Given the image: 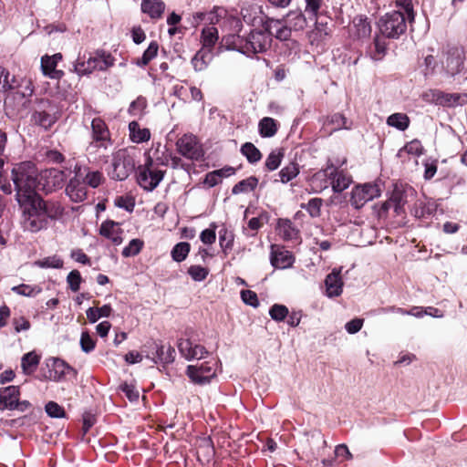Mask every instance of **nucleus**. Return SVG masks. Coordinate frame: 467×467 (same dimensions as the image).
Segmentation results:
<instances>
[{"label": "nucleus", "instance_id": "obj_6", "mask_svg": "<svg viewBox=\"0 0 467 467\" xmlns=\"http://www.w3.org/2000/svg\"><path fill=\"white\" fill-rule=\"evenodd\" d=\"M45 365L47 368V373H45L40 379L61 382L67 379V376L73 379L78 377V370L59 358L50 357L46 359Z\"/></svg>", "mask_w": 467, "mask_h": 467}, {"label": "nucleus", "instance_id": "obj_40", "mask_svg": "<svg viewBox=\"0 0 467 467\" xmlns=\"http://www.w3.org/2000/svg\"><path fill=\"white\" fill-rule=\"evenodd\" d=\"M241 15L243 16L244 21L247 25H251L253 26H261L263 27V24L265 23V18L267 17V16L264 17L263 16H256L255 8L242 9Z\"/></svg>", "mask_w": 467, "mask_h": 467}, {"label": "nucleus", "instance_id": "obj_16", "mask_svg": "<svg viewBox=\"0 0 467 467\" xmlns=\"http://www.w3.org/2000/svg\"><path fill=\"white\" fill-rule=\"evenodd\" d=\"M325 285L328 297H337L342 294L343 281L340 268H334L332 272L327 275Z\"/></svg>", "mask_w": 467, "mask_h": 467}, {"label": "nucleus", "instance_id": "obj_25", "mask_svg": "<svg viewBox=\"0 0 467 467\" xmlns=\"http://www.w3.org/2000/svg\"><path fill=\"white\" fill-rule=\"evenodd\" d=\"M41 357L36 351H30L23 355L21 368L25 375H32L37 368Z\"/></svg>", "mask_w": 467, "mask_h": 467}, {"label": "nucleus", "instance_id": "obj_24", "mask_svg": "<svg viewBox=\"0 0 467 467\" xmlns=\"http://www.w3.org/2000/svg\"><path fill=\"white\" fill-rule=\"evenodd\" d=\"M114 62L113 56L103 49H98L91 57V63H95L94 67L100 71L107 70L114 65Z\"/></svg>", "mask_w": 467, "mask_h": 467}, {"label": "nucleus", "instance_id": "obj_50", "mask_svg": "<svg viewBox=\"0 0 467 467\" xmlns=\"http://www.w3.org/2000/svg\"><path fill=\"white\" fill-rule=\"evenodd\" d=\"M45 410L49 417L55 419H61L66 415L64 408L55 401H48L45 406Z\"/></svg>", "mask_w": 467, "mask_h": 467}, {"label": "nucleus", "instance_id": "obj_39", "mask_svg": "<svg viewBox=\"0 0 467 467\" xmlns=\"http://www.w3.org/2000/svg\"><path fill=\"white\" fill-rule=\"evenodd\" d=\"M354 27L356 28L355 34L358 38L368 37L371 33L370 23L367 17H356L353 21Z\"/></svg>", "mask_w": 467, "mask_h": 467}, {"label": "nucleus", "instance_id": "obj_2", "mask_svg": "<svg viewBox=\"0 0 467 467\" xmlns=\"http://www.w3.org/2000/svg\"><path fill=\"white\" fill-rule=\"evenodd\" d=\"M11 179L17 202L31 200L37 193L36 190V169L32 161H22L14 164L11 171Z\"/></svg>", "mask_w": 467, "mask_h": 467}, {"label": "nucleus", "instance_id": "obj_1", "mask_svg": "<svg viewBox=\"0 0 467 467\" xmlns=\"http://www.w3.org/2000/svg\"><path fill=\"white\" fill-rule=\"evenodd\" d=\"M280 25L279 19L266 17L261 29H254L244 37L236 34L223 36L221 40V47L227 50L237 51L248 57L266 52L272 43L274 35L273 27Z\"/></svg>", "mask_w": 467, "mask_h": 467}, {"label": "nucleus", "instance_id": "obj_10", "mask_svg": "<svg viewBox=\"0 0 467 467\" xmlns=\"http://www.w3.org/2000/svg\"><path fill=\"white\" fill-rule=\"evenodd\" d=\"M32 200H34L38 212L43 217H46L47 221L48 219L57 221L64 215L65 209L58 201H45L38 193H36Z\"/></svg>", "mask_w": 467, "mask_h": 467}, {"label": "nucleus", "instance_id": "obj_19", "mask_svg": "<svg viewBox=\"0 0 467 467\" xmlns=\"http://www.w3.org/2000/svg\"><path fill=\"white\" fill-rule=\"evenodd\" d=\"M118 223L112 220L104 221L99 227V234L109 239L114 245H119L123 239L121 229L118 228Z\"/></svg>", "mask_w": 467, "mask_h": 467}, {"label": "nucleus", "instance_id": "obj_63", "mask_svg": "<svg viewBox=\"0 0 467 467\" xmlns=\"http://www.w3.org/2000/svg\"><path fill=\"white\" fill-rule=\"evenodd\" d=\"M287 20H295L294 26L296 29H303L306 25V18L300 11H290L287 14Z\"/></svg>", "mask_w": 467, "mask_h": 467}, {"label": "nucleus", "instance_id": "obj_47", "mask_svg": "<svg viewBox=\"0 0 467 467\" xmlns=\"http://www.w3.org/2000/svg\"><path fill=\"white\" fill-rule=\"evenodd\" d=\"M35 265L40 268L60 269L63 267V260L57 255H53L38 260L35 263Z\"/></svg>", "mask_w": 467, "mask_h": 467}, {"label": "nucleus", "instance_id": "obj_31", "mask_svg": "<svg viewBox=\"0 0 467 467\" xmlns=\"http://www.w3.org/2000/svg\"><path fill=\"white\" fill-rule=\"evenodd\" d=\"M329 177L332 179V190L334 192H342L346 190L350 183V179L346 177L342 172L333 169L329 172Z\"/></svg>", "mask_w": 467, "mask_h": 467}, {"label": "nucleus", "instance_id": "obj_43", "mask_svg": "<svg viewBox=\"0 0 467 467\" xmlns=\"http://www.w3.org/2000/svg\"><path fill=\"white\" fill-rule=\"evenodd\" d=\"M186 375L194 384L204 386L209 384L208 378L200 372L197 366L189 365L186 368Z\"/></svg>", "mask_w": 467, "mask_h": 467}, {"label": "nucleus", "instance_id": "obj_46", "mask_svg": "<svg viewBox=\"0 0 467 467\" xmlns=\"http://www.w3.org/2000/svg\"><path fill=\"white\" fill-rule=\"evenodd\" d=\"M143 241L138 238L130 241L129 244L122 250L124 257H131L137 255L143 247Z\"/></svg>", "mask_w": 467, "mask_h": 467}, {"label": "nucleus", "instance_id": "obj_11", "mask_svg": "<svg viewBox=\"0 0 467 467\" xmlns=\"http://www.w3.org/2000/svg\"><path fill=\"white\" fill-rule=\"evenodd\" d=\"M176 147L181 155L190 160L199 161L203 156L196 137L192 134H184L176 142Z\"/></svg>", "mask_w": 467, "mask_h": 467}, {"label": "nucleus", "instance_id": "obj_37", "mask_svg": "<svg viewBox=\"0 0 467 467\" xmlns=\"http://www.w3.org/2000/svg\"><path fill=\"white\" fill-rule=\"evenodd\" d=\"M300 172L298 163L291 161L279 171L280 181L282 183H287L295 179Z\"/></svg>", "mask_w": 467, "mask_h": 467}, {"label": "nucleus", "instance_id": "obj_52", "mask_svg": "<svg viewBox=\"0 0 467 467\" xmlns=\"http://www.w3.org/2000/svg\"><path fill=\"white\" fill-rule=\"evenodd\" d=\"M216 228L217 224L216 223H211L209 225V228L204 229L202 231L200 234L201 241L205 244H212L216 240Z\"/></svg>", "mask_w": 467, "mask_h": 467}, {"label": "nucleus", "instance_id": "obj_22", "mask_svg": "<svg viewBox=\"0 0 467 467\" xmlns=\"http://www.w3.org/2000/svg\"><path fill=\"white\" fill-rule=\"evenodd\" d=\"M140 8L151 19H159L165 11V4L162 0H141Z\"/></svg>", "mask_w": 467, "mask_h": 467}, {"label": "nucleus", "instance_id": "obj_20", "mask_svg": "<svg viewBox=\"0 0 467 467\" xmlns=\"http://www.w3.org/2000/svg\"><path fill=\"white\" fill-rule=\"evenodd\" d=\"M276 231L284 241H297L299 231L289 219H278Z\"/></svg>", "mask_w": 467, "mask_h": 467}, {"label": "nucleus", "instance_id": "obj_56", "mask_svg": "<svg viewBox=\"0 0 467 467\" xmlns=\"http://www.w3.org/2000/svg\"><path fill=\"white\" fill-rule=\"evenodd\" d=\"M14 292H16L18 295L25 296H35L37 294L41 292V288L38 286H31L29 285H19L16 286H14L12 289Z\"/></svg>", "mask_w": 467, "mask_h": 467}, {"label": "nucleus", "instance_id": "obj_57", "mask_svg": "<svg viewBox=\"0 0 467 467\" xmlns=\"http://www.w3.org/2000/svg\"><path fill=\"white\" fill-rule=\"evenodd\" d=\"M103 181V175L100 171H88L84 178L83 182L90 186L91 188L99 187Z\"/></svg>", "mask_w": 467, "mask_h": 467}, {"label": "nucleus", "instance_id": "obj_33", "mask_svg": "<svg viewBox=\"0 0 467 467\" xmlns=\"http://www.w3.org/2000/svg\"><path fill=\"white\" fill-rule=\"evenodd\" d=\"M240 152L251 164H254L262 159L261 151L252 142L244 143L241 146Z\"/></svg>", "mask_w": 467, "mask_h": 467}, {"label": "nucleus", "instance_id": "obj_8", "mask_svg": "<svg viewBox=\"0 0 467 467\" xmlns=\"http://www.w3.org/2000/svg\"><path fill=\"white\" fill-rule=\"evenodd\" d=\"M91 130L93 141L89 144V150L93 148L107 150L112 144L109 130L103 119L100 118L93 119Z\"/></svg>", "mask_w": 467, "mask_h": 467}, {"label": "nucleus", "instance_id": "obj_30", "mask_svg": "<svg viewBox=\"0 0 467 467\" xmlns=\"http://www.w3.org/2000/svg\"><path fill=\"white\" fill-rule=\"evenodd\" d=\"M258 182L259 181L255 176H250L244 180H242L233 187L232 193L237 195L253 192L258 185Z\"/></svg>", "mask_w": 467, "mask_h": 467}, {"label": "nucleus", "instance_id": "obj_41", "mask_svg": "<svg viewBox=\"0 0 467 467\" xmlns=\"http://www.w3.org/2000/svg\"><path fill=\"white\" fill-rule=\"evenodd\" d=\"M91 57L90 56L88 60H85V57L83 59L78 57L77 61L74 64V70L75 72L79 76H85L90 74L93 70L97 69L96 67H94L95 63H91Z\"/></svg>", "mask_w": 467, "mask_h": 467}, {"label": "nucleus", "instance_id": "obj_7", "mask_svg": "<svg viewBox=\"0 0 467 467\" xmlns=\"http://www.w3.org/2000/svg\"><path fill=\"white\" fill-rule=\"evenodd\" d=\"M18 204L23 212L24 230L37 233L47 227L48 221L38 212L34 200L31 199L26 202L19 201Z\"/></svg>", "mask_w": 467, "mask_h": 467}, {"label": "nucleus", "instance_id": "obj_18", "mask_svg": "<svg viewBox=\"0 0 467 467\" xmlns=\"http://www.w3.org/2000/svg\"><path fill=\"white\" fill-rule=\"evenodd\" d=\"M20 396L18 386L11 385L0 388V410H13V405Z\"/></svg>", "mask_w": 467, "mask_h": 467}, {"label": "nucleus", "instance_id": "obj_54", "mask_svg": "<svg viewBox=\"0 0 467 467\" xmlns=\"http://www.w3.org/2000/svg\"><path fill=\"white\" fill-rule=\"evenodd\" d=\"M387 51V47L378 36L374 39V50L370 52V57L379 61L383 58Z\"/></svg>", "mask_w": 467, "mask_h": 467}, {"label": "nucleus", "instance_id": "obj_13", "mask_svg": "<svg viewBox=\"0 0 467 467\" xmlns=\"http://www.w3.org/2000/svg\"><path fill=\"white\" fill-rule=\"evenodd\" d=\"M165 171L153 169H140L137 173L138 184L147 192H152L163 180Z\"/></svg>", "mask_w": 467, "mask_h": 467}, {"label": "nucleus", "instance_id": "obj_26", "mask_svg": "<svg viewBox=\"0 0 467 467\" xmlns=\"http://www.w3.org/2000/svg\"><path fill=\"white\" fill-rule=\"evenodd\" d=\"M18 85L19 88H16L11 94H13L15 99L18 100L24 105L25 102H23L22 100L27 99L33 95L34 87L32 85V82L25 78H20Z\"/></svg>", "mask_w": 467, "mask_h": 467}, {"label": "nucleus", "instance_id": "obj_34", "mask_svg": "<svg viewBox=\"0 0 467 467\" xmlns=\"http://www.w3.org/2000/svg\"><path fill=\"white\" fill-rule=\"evenodd\" d=\"M218 30L214 26H205L202 30L201 38L204 47L212 48L218 40Z\"/></svg>", "mask_w": 467, "mask_h": 467}, {"label": "nucleus", "instance_id": "obj_64", "mask_svg": "<svg viewBox=\"0 0 467 467\" xmlns=\"http://www.w3.org/2000/svg\"><path fill=\"white\" fill-rule=\"evenodd\" d=\"M403 150L409 154L420 156L422 154L423 147L420 140H413L410 141L409 143H407L404 146Z\"/></svg>", "mask_w": 467, "mask_h": 467}, {"label": "nucleus", "instance_id": "obj_14", "mask_svg": "<svg viewBox=\"0 0 467 467\" xmlns=\"http://www.w3.org/2000/svg\"><path fill=\"white\" fill-rule=\"evenodd\" d=\"M41 180L44 182V190L47 192H51L57 189H61L64 186V182L67 180V174L64 171L56 168L46 169L41 173Z\"/></svg>", "mask_w": 467, "mask_h": 467}, {"label": "nucleus", "instance_id": "obj_5", "mask_svg": "<svg viewBox=\"0 0 467 467\" xmlns=\"http://www.w3.org/2000/svg\"><path fill=\"white\" fill-rule=\"evenodd\" d=\"M408 23L400 12H389L380 17L378 27L383 36L398 39L407 31Z\"/></svg>", "mask_w": 467, "mask_h": 467}, {"label": "nucleus", "instance_id": "obj_36", "mask_svg": "<svg viewBox=\"0 0 467 467\" xmlns=\"http://www.w3.org/2000/svg\"><path fill=\"white\" fill-rule=\"evenodd\" d=\"M159 45L156 41H151L147 49L143 52L141 57L138 58L135 64L143 67L147 66L158 54Z\"/></svg>", "mask_w": 467, "mask_h": 467}, {"label": "nucleus", "instance_id": "obj_17", "mask_svg": "<svg viewBox=\"0 0 467 467\" xmlns=\"http://www.w3.org/2000/svg\"><path fill=\"white\" fill-rule=\"evenodd\" d=\"M295 257L293 254L287 250H275L272 246L270 254V263L274 268L286 269L293 265Z\"/></svg>", "mask_w": 467, "mask_h": 467}, {"label": "nucleus", "instance_id": "obj_15", "mask_svg": "<svg viewBox=\"0 0 467 467\" xmlns=\"http://www.w3.org/2000/svg\"><path fill=\"white\" fill-rule=\"evenodd\" d=\"M80 169L81 168L78 164L75 165L74 171L76 173V176L69 180L65 190L66 194L74 202H81L87 197L85 183L77 178L78 173L80 172Z\"/></svg>", "mask_w": 467, "mask_h": 467}, {"label": "nucleus", "instance_id": "obj_62", "mask_svg": "<svg viewBox=\"0 0 467 467\" xmlns=\"http://www.w3.org/2000/svg\"><path fill=\"white\" fill-rule=\"evenodd\" d=\"M279 21L280 25L275 27H273V31L275 30L273 36H275V38L281 41L288 40L291 36V28L286 26H284L282 24V20Z\"/></svg>", "mask_w": 467, "mask_h": 467}, {"label": "nucleus", "instance_id": "obj_61", "mask_svg": "<svg viewBox=\"0 0 467 467\" xmlns=\"http://www.w3.org/2000/svg\"><path fill=\"white\" fill-rule=\"evenodd\" d=\"M12 324H13L14 330L16 333H20L22 331H27V330H29V328L31 327L28 319H26L23 316L13 317Z\"/></svg>", "mask_w": 467, "mask_h": 467}, {"label": "nucleus", "instance_id": "obj_38", "mask_svg": "<svg viewBox=\"0 0 467 467\" xmlns=\"http://www.w3.org/2000/svg\"><path fill=\"white\" fill-rule=\"evenodd\" d=\"M234 235L232 231L226 227H223L219 231V244L223 252L226 254L228 251L232 250L234 245Z\"/></svg>", "mask_w": 467, "mask_h": 467}, {"label": "nucleus", "instance_id": "obj_45", "mask_svg": "<svg viewBox=\"0 0 467 467\" xmlns=\"http://www.w3.org/2000/svg\"><path fill=\"white\" fill-rule=\"evenodd\" d=\"M288 314V308L281 304H274L269 309V316L276 322L284 321Z\"/></svg>", "mask_w": 467, "mask_h": 467}, {"label": "nucleus", "instance_id": "obj_23", "mask_svg": "<svg viewBox=\"0 0 467 467\" xmlns=\"http://www.w3.org/2000/svg\"><path fill=\"white\" fill-rule=\"evenodd\" d=\"M155 355L153 358L154 363H161L162 365L171 364L175 360L176 352L173 347L168 345L167 347L162 344L154 342Z\"/></svg>", "mask_w": 467, "mask_h": 467}, {"label": "nucleus", "instance_id": "obj_59", "mask_svg": "<svg viewBox=\"0 0 467 467\" xmlns=\"http://www.w3.org/2000/svg\"><path fill=\"white\" fill-rule=\"evenodd\" d=\"M115 205L120 209H124L127 212L131 213L135 207V202L132 197L130 196H118L114 202Z\"/></svg>", "mask_w": 467, "mask_h": 467}, {"label": "nucleus", "instance_id": "obj_48", "mask_svg": "<svg viewBox=\"0 0 467 467\" xmlns=\"http://www.w3.org/2000/svg\"><path fill=\"white\" fill-rule=\"evenodd\" d=\"M188 275L195 282H202L206 279L209 275V270L201 265H191L187 270Z\"/></svg>", "mask_w": 467, "mask_h": 467}, {"label": "nucleus", "instance_id": "obj_49", "mask_svg": "<svg viewBox=\"0 0 467 467\" xmlns=\"http://www.w3.org/2000/svg\"><path fill=\"white\" fill-rule=\"evenodd\" d=\"M119 389L130 402H137L139 400L140 391L133 384L123 382L119 385Z\"/></svg>", "mask_w": 467, "mask_h": 467}, {"label": "nucleus", "instance_id": "obj_28", "mask_svg": "<svg viewBox=\"0 0 467 467\" xmlns=\"http://www.w3.org/2000/svg\"><path fill=\"white\" fill-rule=\"evenodd\" d=\"M130 138L135 143L148 141L150 138V132L148 129H140L137 121L133 120L129 124Z\"/></svg>", "mask_w": 467, "mask_h": 467}, {"label": "nucleus", "instance_id": "obj_21", "mask_svg": "<svg viewBox=\"0 0 467 467\" xmlns=\"http://www.w3.org/2000/svg\"><path fill=\"white\" fill-rule=\"evenodd\" d=\"M20 78L12 75L5 67L0 66V94H11L19 88Z\"/></svg>", "mask_w": 467, "mask_h": 467}, {"label": "nucleus", "instance_id": "obj_9", "mask_svg": "<svg viewBox=\"0 0 467 467\" xmlns=\"http://www.w3.org/2000/svg\"><path fill=\"white\" fill-rule=\"evenodd\" d=\"M380 195V189L377 184L366 183L353 189L350 204L355 209H360L364 204Z\"/></svg>", "mask_w": 467, "mask_h": 467}, {"label": "nucleus", "instance_id": "obj_12", "mask_svg": "<svg viewBox=\"0 0 467 467\" xmlns=\"http://www.w3.org/2000/svg\"><path fill=\"white\" fill-rule=\"evenodd\" d=\"M185 335L187 338H180L178 341V349L182 356L187 360L205 358L208 355L207 349L202 345L194 344L190 337L188 330Z\"/></svg>", "mask_w": 467, "mask_h": 467}, {"label": "nucleus", "instance_id": "obj_27", "mask_svg": "<svg viewBox=\"0 0 467 467\" xmlns=\"http://www.w3.org/2000/svg\"><path fill=\"white\" fill-rule=\"evenodd\" d=\"M278 130L277 121L270 117H264L258 123V131L262 138H272Z\"/></svg>", "mask_w": 467, "mask_h": 467}, {"label": "nucleus", "instance_id": "obj_32", "mask_svg": "<svg viewBox=\"0 0 467 467\" xmlns=\"http://www.w3.org/2000/svg\"><path fill=\"white\" fill-rule=\"evenodd\" d=\"M410 118L405 113H393L387 119V124L400 131L406 130L410 126Z\"/></svg>", "mask_w": 467, "mask_h": 467}, {"label": "nucleus", "instance_id": "obj_55", "mask_svg": "<svg viewBox=\"0 0 467 467\" xmlns=\"http://www.w3.org/2000/svg\"><path fill=\"white\" fill-rule=\"evenodd\" d=\"M147 107V100L144 97L139 96L129 107V113L133 116L140 115Z\"/></svg>", "mask_w": 467, "mask_h": 467}, {"label": "nucleus", "instance_id": "obj_3", "mask_svg": "<svg viewBox=\"0 0 467 467\" xmlns=\"http://www.w3.org/2000/svg\"><path fill=\"white\" fill-rule=\"evenodd\" d=\"M60 111L58 106L48 99H39L32 110L30 120L45 131H47L59 119Z\"/></svg>", "mask_w": 467, "mask_h": 467}, {"label": "nucleus", "instance_id": "obj_58", "mask_svg": "<svg viewBox=\"0 0 467 467\" xmlns=\"http://www.w3.org/2000/svg\"><path fill=\"white\" fill-rule=\"evenodd\" d=\"M67 282L68 284L69 288L73 292H78L80 288V284L82 282V277L78 270H72L67 276Z\"/></svg>", "mask_w": 467, "mask_h": 467}, {"label": "nucleus", "instance_id": "obj_53", "mask_svg": "<svg viewBox=\"0 0 467 467\" xmlns=\"http://www.w3.org/2000/svg\"><path fill=\"white\" fill-rule=\"evenodd\" d=\"M79 344L81 350L87 354L92 352L96 347L95 340L88 331H83L81 333Z\"/></svg>", "mask_w": 467, "mask_h": 467}, {"label": "nucleus", "instance_id": "obj_35", "mask_svg": "<svg viewBox=\"0 0 467 467\" xmlns=\"http://www.w3.org/2000/svg\"><path fill=\"white\" fill-rule=\"evenodd\" d=\"M191 251V244L187 242H180L176 244L171 251V256L173 261L181 263L184 261Z\"/></svg>", "mask_w": 467, "mask_h": 467}, {"label": "nucleus", "instance_id": "obj_51", "mask_svg": "<svg viewBox=\"0 0 467 467\" xmlns=\"http://www.w3.org/2000/svg\"><path fill=\"white\" fill-rule=\"evenodd\" d=\"M322 202L321 198H312L306 204H302L301 207L306 210L311 217H317L320 215Z\"/></svg>", "mask_w": 467, "mask_h": 467}, {"label": "nucleus", "instance_id": "obj_4", "mask_svg": "<svg viewBox=\"0 0 467 467\" xmlns=\"http://www.w3.org/2000/svg\"><path fill=\"white\" fill-rule=\"evenodd\" d=\"M134 170V158L127 149H119L112 153L111 164L108 169V175L111 180L124 181Z\"/></svg>", "mask_w": 467, "mask_h": 467}, {"label": "nucleus", "instance_id": "obj_60", "mask_svg": "<svg viewBox=\"0 0 467 467\" xmlns=\"http://www.w3.org/2000/svg\"><path fill=\"white\" fill-rule=\"evenodd\" d=\"M241 298L245 305L251 306L253 307H257L259 306L257 295L252 290H242Z\"/></svg>", "mask_w": 467, "mask_h": 467}, {"label": "nucleus", "instance_id": "obj_29", "mask_svg": "<svg viewBox=\"0 0 467 467\" xmlns=\"http://www.w3.org/2000/svg\"><path fill=\"white\" fill-rule=\"evenodd\" d=\"M395 7L397 9L392 12H400L409 23L414 22L415 11L412 0H395Z\"/></svg>", "mask_w": 467, "mask_h": 467}, {"label": "nucleus", "instance_id": "obj_44", "mask_svg": "<svg viewBox=\"0 0 467 467\" xmlns=\"http://www.w3.org/2000/svg\"><path fill=\"white\" fill-rule=\"evenodd\" d=\"M283 157L284 153L280 150H272L265 161L266 170L269 171H275L280 166Z\"/></svg>", "mask_w": 467, "mask_h": 467}, {"label": "nucleus", "instance_id": "obj_42", "mask_svg": "<svg viewBox=\"0 0 467 467\" xmlns=\"http://www.w3.org/2000/svg\"><path fill=\"white\" fill-rule=\"evenodd\" d=\"M62 59L60 53H56L53 56H44L41 57V69L44 75L56 69L58 61Z\"/></svg>", "mask_w": 467, "mask_h": 467}]
</instances>
